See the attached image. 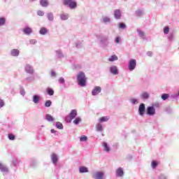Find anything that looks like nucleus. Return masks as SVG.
Instances as JSON below:
<instances>
[{
    "instance_id": "f257e3e1",
    "label": "nucleus",
    "mask_w": 179,
    "mask_h": 179,
    "mask_svg": "<svg viewBox=\"0 0 179 179\" xmlns=\"http://www.w3.org/2000/svg\"><path fill=\"white\" fill-rule=\"evenodd\" d=\"M77 82L78 85L79 86H81V87H85L86 86V75L85 74V72L80 71L78 75H77Z\"/></svg>"
},
{
    "instance_id": "f03ea898",
    "label": "nucleus",
    "mask_w": 179,
    "mask_h": 179,
    "mask_svg": "<svg viewBox=\"0 0 179 179\" xmlns=\"http://www.w3.org/2000/svg\"><path fill=\"white\" fill-rule=\"evenodd\" d=\"M63 5L68 6L70 9H76L78 3L73 0H63Z\"/></svg>"
},
{
    "instance_id": "7ed1b4c3",
    "label": "nucleus",
    "mask_w": 179,
    "mask_h": 179,
    "mask_svg": "<svg viewBox=\"0 0 179 179\" xmlns=\"http://www.w3.org/2000/svg\"><path fill=\"white\" fill-rule=\"evenodd\" d=\"M101 45L102 47H108L110 44V37L108 36H103L99 38Z\"/></svg>"
},
{
    "instance_id": "20e7f679",
    "label": "nucleus",
    "mask_w": 179,
    "mask_h": 179,
    "mask_svg": "<svg viewBox=\"0 0 179 179\" xmlns=\"http://www.w3.org/2000/svg\"><path fill=\"white\" fill-rule=\"evenodd\" d=\"M136 68V59H131L129 61V65H128L129 71H130V72H132V71H134Z\"/></svg>"
},
{
    "instance_id": "39448f33",
    "label": "nucleus",
    "mask_w": 179,
    "mask_h": 179,
    "mask_svg": "<svg viewBox=\"0 0 179 179\" xmlns=\"http://www.w3.org/2000/svg\"><path fill=\"white\" fill-rule=\"evenodd\" d=\"M0 171H1L3 176H6L10 173L9 167L0 162Z\"/></svg>"
},
{
    "instance_id": "423d86ee",
    "label": "nucleus",
    "mask_w": 179,
    "mask_h": 179,
    "mask_svg": "<svg viewBox=\"0 0 179 179\" xmlns=\"http://www.w3.org/2000/svg\"><path fill=\"white\" fill-rule=\"evenodd\" d=\"M146 114L150 117H153V115L156 114V108H155V106H148L146 108Z\"/></svg>"
},
{
    "instance_id": "0eeeda50",
    "label": "nucleus",
    "mask_w": 179,
    "mask_h": 179,
    "mask_svg": "<svg viewBox=\"0 0 179 179\" xmlns=\"http://www.w3.org/2000/svg\"><path fill=\"white\" fill-rule=\"evenodd\" d=\"M138 115L141 117H143L145 115V113H146V106H145V103H141L138 106Z\"/></svg>"
},
{
    "instance_id": "6e6552de",
    "label": "nucleus",
    "mask_w": 179,
    "mask_h": 179,
    "mask_svg": "<svg viewBox=\"0 0 179 179\" xmlns=\"http://www.w3.org/2000/svg\"><path fill=\"white\" fill-rule=\"evenodd\" d=\"M24 71L26 73H28L29 75H34V67L33 66L27 64L24 66Z\"/></svg>"
},
{
    "instance_id": "1a4fd4ad",
    "label": "nucleus",
    "mask_w": 179,
    "mask_h": 179,
    "mask_svg": "<svg viewBox=\"0 0 179 179\" xmlns=\"http://www.w3.org/2000/svg\"><path fill=\"white\" fill-rule=\"evenodd\" d=\"M92 178L94 179H104V172L96 171L92 173Z\"/></svg>"
},
{
    "instance_id": "9d476101",
    "label": "nucleus",
    "mask_w": 179,
    "mask_h": 179,
    "mask_svg": "<svg viewBox=\"0 0 179 179\" xmlns=\"http://www.w3.org/2000/svg\"><path fill=\"white\" fill-rule=\"evenodd\" d=\"M101 23H103V24H110L111 23V18L108 16H103L100 19Z\"/></svg>"
},
{
    "instance_id": "9b49d317",
    "label": "nucleus",
    "mask_w": 179,
    "mask_h": 179,
    "mask_svg": "<svg viewBox=\"0 0 179 179\" xmlns=\"http://www.w3.org/2000/svg\"><path fill=\"white\" fill-rule=\"evenodd\" d=\"M101 93V87L96 86L92 91V96H97V94H100Z\"/></svg>"
},
{
    "instance_id": "f8f14e48",
    "label": "nucleus",
    "mask_w": 179,
    "mask_h": 179,
    "mask_svg": "<svg viewBox=\"0 0 179 179\" xmlns=\"http://www.w3.org/2000/svg\"><path fill=\"white\" fill-rule=\"evenodd\" d=\"M76 115H78V111H76V110L75 109L71 110L69 114V118H70L69 122H71L72 120H75V118L76 117Z\"/></svg>"
},
{
    "instance_id": "ddd939ff",
    "label": "nucleus",
    "mask_w": 179,
    "mask_h": 179,
    "mask_svg": "<svg viewBox=\"0 0 179 179\" xmlns=\"http://www.w3.org/2000/svg\"><path fill=\"white\" fill-rule=\"evenodd\" d=\"M23 33H24L27 36H30L31 34L33 33V29H31V27L29 26H26L23 29H22Z\"/></svg>"
},
{
    "instance_id": "4468645a",
    "label": "nucleus",
    "mask_w": 179,
    "mask_h": 179,
    "mask_svg": "<svg viewBox=\"0 0 179 179\" xmlns=\"http://www.w3.org/2000/svg\"><path fill=\"white\" fill-rule=\"evenodd\" d=\"M110 72L112 75H118V68L117 66H112L110 67Z\"/></svg>"
},
{
    "instance_id": "2eb2a0df",
    "label": "nucleus",
    "mask_w": 179,
    "mask_h": 179,
    "mask_svg": "<svg viewBox=\"0 0 179 179\" xmlns=\"http://www.w3.org/2000/svg\"><path fill=\"white\" fill-rule=\"evenodd\" d=\"M51 160L52 163H53L55 166H57V163H58V155H57L55 153L52 154Z\"/></svg>"
},
{
    "instance_id": "dca6fc26",
    "label": "nucleus",
    "mask_w": 179,
    "mask_h": 179,
    "mask_svg": "<svg viewBox=\"0 0 179 179\" xmlns=\"http://www.w3.org/2000/svg\"><path fill=\"white\" fill-rule=\"evenodd\" d=\"M114 17L116 20L121 19V10L120 9H116L114 11Z\"/></svg>"
},
{
    "instance_id": "f3484780",
    "label": "nucleus",
    "mask_w": 179,
    "mask_h": 179,
    "mask_svg": "<svg viewBox=\"0 0 179 179\" xmlns=\"http://www.w3.org/2000/svg\"><path fill=\"white\" fill-rule=\"evenodd\" d=\"M55 54L57 58H58L59 59H61V58H64L65 57V55H64V53L62 52V50H55Z\"/></svg>"
},
{
    "instance_id": "a211bd4d",
    "label": "nucleus",
    "mask_w": 179,
    "mask_h": 179,
    "mask_svg": "<svg viewBox=\"0 0 179 179\" xmlns=\"http://www.w3.org/2000/svg\"><path fill=\"white\" fill-rule=\"evenodd\" d=\"M41 97L40 96V95L38 94H34L32 97V100H33V102L35 103V104H38L40 103V99Z\"/></svg>"
},
{
    "instance_id": "6ab92c4d",
    "label": "nucleus",
    "mask_w": 179,
    "mask_h": 179,
    "mask_svg": "<svg viewBox=\"0 0 179 179\" xmlns=\"http://www.w3.org/2000/svg\"><path fill=\"white\" fill-rule=\"evenodd\" d=\"M39 3L42 8H48V6L50 5L48 0H40Z\"/></svg>"
},
{
    "instance_id": "aec40b11",
    "label": "nucleus",
    "mask_w": 179,
    "mask_h": 179,
    "mask_svg": "<svg viewBox=\"0 0 179 179\" xmlns=\"http://www.w3.org/2000/svg\"><path fill=\"white\" fill-rule=\"evenodd\" d=\"M140 99L142 100H148L149 99V93L147 92H143L141 94H140Z\"/></svg>"
},
{
    "instance_id": "412c9836",
    "label": "nucleus",
    "mask_w": 179,
    "mask_h": 179,
    "mask_svg": "<svg viewBox=\"0 0 179 179\" xmlns=\"http://www.w3.org/2000/svg\"><path fill=\"white\" fill-rule=\"evenodd\" d=\"M61 20H68L69 19V14L66 13H63L59 15Z\"/></svg>"
},
{
    "instance_id": "4be33fe9",
    "label": "nucleus",
    "mask_w": 179,
    "mask_h": 179,
    "mask_svg": "<svg viewBox=\"0 0 179 179\" xmlns=\"http://www.w3.org/2000/svg\"><path fill=\"white\" fill-rule=\"evenodd\" d=\"M124 176V169L122 168H118L116 170V177H122Z\"/></svg>"
},
{
    "instance_id": "5701e85b",
    "label": "nucleus",
    "mask_w": 179,
    "mask_h": 179,
    "mask_svg": "<svg viewBox=\"0 0 179 179\" xmlns=\"http://www.w3.org/2000/svg\"><path fill=\"white\" fill-rule=\"evenodd\" d=\"M20 53V51L17 49H13L10 51V55L12 57H19V54Z\"/></svg>"
},
{
    "instance_id": "b1692460",
    "label": "nucleus",
    "mask_w": 179,
    "mask_h": 179,
    "mask_svg": "<svg viewBox=\"0 0 179 179\" xmlns=\"http://www.w3.org/2000/svg\"><path fill=\"white\" fill-rule=\"evenodd\" d=\"M45 120H46V121H48V122H54L55 119L51 115L46 114Z\"/></svg>"
},
{
    "instance_id": "393cba45",
    "label": "nucleus",
    "mask_w": 179,
    "mask_h": 179,
    "mask_svg": "<svg viewBox=\"0 0 179 179\" xmlns=\"http://www.w3.org/2000/svg\"><path fill=\"white\" fill-rule=\"evenodd\" d=\"M79 173H89V169L86 166H80L79 167Z\"/></svg>"
},
{
    "instance_id": "a878e982",
    "label": "nucleus",
    "mask_w": 179,
    "mask_h": 179,
    "mask_svg": "<svg viewBox=\"0 0 179 179\" xmlns=\"http://www.w3.org/2000/svg\"><path fill=\"white\" fill-rule=\"evenodd\" d=\"M137 33L141 38H143V40H145V32H143L142 30L137 29Z\"/></svg>"
},
{
    "instance_id": "bb28decb",
    "label": "nucleus",
    "mask_w": 179,
    "mask_h": 179,
    "mask_svg": "<svg viewBox=\"0 0 179 179\" xmlns=\"http://www.w3.org/2000/svg\"><path fill=\"white\" fill-rule=\"evenodd\" d=\"M34 80H36V77H34L33 75H31L25 78L26 82L31 83L34 82Z\"/></svg>"
},
{
    "instance_id": "cd10ccee",
    "label": "nucleus",
    "mask_w": 179,
    "mask_h": 179,
    "mask_svg": "<svg viewBox=\"0 0 179 179\" xmlns=\"http://www.w3.org/2000/svg\"><path fill=\"white\" fill-rule=\"evenodd\" d=\"M39 33L42 36H45V34H47V33H48V29H47V28H45V27H42V28H41Z\"/></svg>"
},
{
    "instance_id": "c85d7f7f",
    "label": "nucleus",
    "mask_w": 179,
    "mask_h": 179,
    "mask_svg": "<svg viewBox=\"0 0 179 179\" xmlns=\"http://www.w3.org/2000/svg\"><path fill=\"white\" fill-rule=\"evenodd\" d=\"M109 62H114V61H118V57L116 55H111L108 58Z\"/></svg>"
},
{
    "instance_id": "c756f323",
    "label": "nucleus",
    "mask_w": 179,
    "mask_h": 179,
    "mask_svg": "<svg viewBox=\"0 0 179 179\" xmlns=\"http://www.w3.org/2000/svg\"><path fill=\"white\" fill-rule=\"evenodd\" d=\"M46 93L48 94V96H54V90L51 87H48L46 89Z\"/></svg>"
},
{
    "instance_id": "7c9ffc66",
    "label": "nucleus",
    "mask_w": 179,
    "mask_h": 179,
    "mask_svg": "<svg viewBox=\"0 0 179 179\" xmlns=\"http://www.w3.org/2000/svg\"><path fill=\"white\" fill-rule=\"evenodd\" d=\"M47 17L49 22H52L54 20V14L52 13H48Z\"/></svg>"
},
{
    "instance_id": "2f4dec72",
    "label": "nucleus",
    "mask_w": 179,
    "mask_h": 179,
    "mask_svg": "<svg viewBox=\"0 0 179 179\" xmlns=\"http://www.w3.org/2000/svg\"><path fill=\"white\" fill-rule=\"evenodd\" d=\"M110 120V117L108 116H103L99 118V122H107Z\"/></svg>"
},
{
    "instance_id": "473e14b6",
    "label": "nucleus",
    "mask_w": 179,
    "mask_h": 179,
    "mask_svg": "<svg viewBox=\"0 0 179 179\" xmlns=\"http://www.w3.org/2000/svg\"><path fill=\"white\" fill-rule=\"evenodd\" d=\"M96 128L98 132H103V125L101 123H97L96 125Z\"/></svg>"
},
{
    "instance_id": "72a5a7b5",
    "label": "nucleus",
    "mask_w": 179,
    "mask_h": 179,
    "mask_svg": "<svg viewBox=\"0 0 179 179\" xmlns=\"http://www.w3.org/2000/svg\"><path fill=\"white\" fill-rule=\"evenodd\" d=\"M118 29H120L121 30H125L127 29V24L124 22H120L118 24Z\"/></svg>"
},
{
    "instance_id": "f704fd0d",
    "label": "nucleus",
    "mask_w": 179,
    "mask_h": 179,
    "mask_svg": "<svg viewBox=\"0 0 179 179\" xmlns=\"http://www.w3.org/2000/svg\"><path fill=\"white\" fill-rule=\"evenodd\" d=\"M82 122V119L78 117L73 121V123L74 124V125H79V122Z\"/></svg>"
},
{
    "instance_id": "c9c22d12",
    "label": "nucleus",
    "mask_w": 179,
    "mask_h": 179,
    "mask_svg": "<svg viewBox=\"0 0 179 179\" xmlns=\"http://www.w3.org/2000/svg\"><path fill=\"white\" fill-rule=\"evenodd\" d=\"M103 146L105 152H110V146H108V144L106 142L103 143Z\"/></svg>"
},
{
    "instance_id": "e433bc0d",
    "label": "nucleus",
    "mask_w": 179,
    "mask_h": 179,
    "mask_svg": "<svg viewBox=\"0 0 179 179\" xmlns=\"http://www.w3.org/2000/svg\"><path fill=\"white\" fill-rule=\"evenodd\" d=\"M56 128L57 129H64V124L59 122H56Z\"/></svg>"
},
{
    "instance_id": "4c0bfd02",
    "label": "nucleus",
    "mask_w": 179,
    "mask_h": 179,
    "mask_svg": "<svg viewBox=\"0 0 179 179\" xmlns=\"http://www.w3.org/2000/svg\"><path fill=\"white\" fill-rule=\"evenodd\" d=\"M167 38H168L169 41H173L174 40V34L169 33V34L167 36Z\"/></svg>"
},
{
    "instance_id": "58836bf2",
    "label": "nucleus",
    "mask_w": 179,
    "mask_h": 179,
    "mask_svg": "<svg viewBox=\"0 0 179 179\" xmlns=\"http://www.w3.org/2000/svg\"><path fill=\"white\" fill-rule=\"evenodd\" d=\"M161 97L164 101H166V100H167V99H169V97H170V94H162Z\"/></svg>"
},
{
    "instance_id": "ea45409f",
    "label": "nucleus",
    "mask_w": 179,
    "mask_h": 179,
    "mask_svg": "<svg viewBox=\"0 0 179 179\" xmlns=\"http://www.w3.org/2000/svg\"><path fill=\"white\" fill-rule=\"evenodd\" d=\"M130 103L133 105V106H136V104H138V99H135V98H131L129 100Z\"/></svg>"
},
{
    "instance_id": "a19ab883",
    "label": "nucleus",
    "mask_w": 179,
    "mask_h": 179,
    "mask_svg": "<svg viewBox=\"0 0 179 179\" xmlns=\"http://www.w3.org/2000/svg\"><path fill=\"white\" fill-rule=\"evenodd\" d=\"M6 23V19L5 17H0V26H5Z\"/></svg>"
},
{
    "instance_id": "79ce46f5",
    "label": "nucleus",
    "mask_w": 179,
    "mask_h": 179,
    "mask_svg": "<svg viewBox=\"0 0 179 179\" xmlns=\"http://www.w3.org/2000/svg\"><path fill=\"white\" fill-rule=\"evenodd\" d=\"M157 166H159V163H157V161H152L151 162V167H152V169H156V167H157Z\"/></svg>"
},
{
    "instance_id": "37998d69",
    "label": "nucleus",
    "mask_w": 179,
    "mask_h": 179,
    "mask_svg": "<svg viewBox=\"0 0 179 179\" xmlns=\"http://www.w3.org/2000/svg\"><path fill=\"white\" fill-rule=\"evenodd\" d=\"M52 104V102L50 100H47L45 102V107H51Z\"/></svg>"
},
{
    "instance_id": "c03bdc74",
    "label": "nucleus",
    "mask_w": 179,
    "mask_h": 179,
    "mask_svg": "<svg viewBox=\"0 0 179 179\" xmlns=\"http://www.w3.org/2000/svg\"><path fill=\"white\" fill-rule=\"evenodd\" d=\"M136 16H142L143 15V10H138L136 11Z\"/></svg>"
},
{
    "instance_id": "a18cd8bd",
    "label": "nucleus",
    "mask_w": 179,
    "mask_h": 179,
    "mask_svg": "<svg viewBox=\"0 0 179 179\" xmlns=\"http://www.w3.org/2000/svg\"><path fill=\"white\" fill-rule=\"evenodd\" d=\"M170 32V27H165L164 28V34H169V33Z\"/></svg>"
},
{
    "instance_id": "49530a36",
    "label": "nucleus",
    "mask_w": 179,
    "mask_h": 179,
    "mask_svg": "<svg viewBox=\"0 0 179 179\" xmlns=\"http://www.w3.org/2000/svg\"><path fill=\"white\" fill-rule=\"evenodd\" d=\"M115 44H120L121 43V37L120 36H117L115 38Z\"/></svg>"
},
{
    "instance_id": "de8ad7c7",
    "label": "nucleus",
    "mask_w": 179,
    "mask_h": 179,
    "mask_svg": "<svg viewBox=\"0 0 179 179\" xmlns=\"http://www.w3.org/2000/svg\"><path fill=\"white\" fill-rule=\"evenodd\" d=\"M8 138L10 141H15V136L13 134H9Z\"/></svg>"
},
{
    "instance_id": "09e8293b",
    "label": "nucleus",
    "mask_w": 179,
    "mask_h": 179,
    "mask_svg": "<svg viewBox=\"0 0 179 179\" xmlns=\"http://www.w3.org/2000/svg\"><path fill=\"white\" fill-rule=\"evenodd\" d=\"M37 162L36 161V159H31L30 160V165L32 166V167H34V166H36Z\"/></svg>"
},
{
    "instance_id": "8fccbe9b",
    "label": "nucleus",
    "mask_w": 179,
    "mask_h": 179,
    "mask_svg": "<svg viewBox=\"0 0 179 179\" xmlns=\"http://www.w3.org/2000/svg\"><path fill=\"white\" fill-rule=\"evenodd\" d=\"M80 142H86L87 141V136H83L80 138Z\"/></svg>"
},
{
    "instance_id": "3c124183",
    "label": "nucleus",
    "mask_w": 179,
    "mask_h": 179,
    "mask_svg": "<svg viewBox=\"0 0 179 179\" xmlns=\"http://www.w3.org/2000/svg\"><path fill=\"white\" fill-rule=\"evenodd\" d=\"M12 164L13 166H15V167H16V166H17V164H19V161H17V159H14L12 161Z\"/></svg>"
},
{
    "instance_id": "603ef678",
    "label": "nucleus",
    "mask_w": 179,
    "mask_h": 179,
    "mask_svg": "<svg viewBox=\"0 0 179 179\" xmlns=\"http://www.w3.org/2000/svg\"><path fill=\"white\" fill-rule=\"evenodd\" d=\"M166 111L168 113V114H171L173 109L170 106H168L166 108Z\"/></svg>"
},
{
    "instance_id": "864d4df0",
    "label": "nucleus",
    "mask_w": 179,
    "mask_h": 179,
    "mask_svg": "<svg viewBox=\"0 0 179 179\" xmlns=\"http://www.w3.org/2000/svg\"><path fill=\"white\" fill-rule=\"evenodd\" d=\"M59 83L62 85L65 83V79L63 77H60L59 79Z\"/></svg>"
},
{
    "instance_id": "5fc2aeb1",
    "label": "nucleus",
    "mask_w": 179,
    "mask_h": 179,
    "mask_svg": "<svg viewBox=\"0 0 179 179\" xmlns=\"http://www.w3.org/2000/svg\"><path fill=\"white\" fill-rule=\"evenodd\" d=\"M51 78H56L57 77V73L55 71H52L50 73Z\"/></svg>"
},
{
    "instance_id": "6e6d98bb",
    "label": "nucleus",
    "mask_w": 179,
    "mask_h": 179,
    "mask_svg": "<svg viewBox=\"0 0 179 179\" xmlns=\"http://www.w3.org/2000/svg\"><path fill=\"white\" fill-rule=\"evenodd\" d=\"M5 106V102L3 101V100L0 99V108H2V107H4Z\"/></svg>"
},
{
    "instance_id": "4d7b16f0",
    "label": "nucleus",
    "mask_w": 179,
    "mask_h": 179,
    "mask_svg": "<svg viewBox=\"0 0 179 179\" xmlns=\"http://www.w3.org/2000/svg\"><path fill=\"white\" fill-rule=\"evenodd\" d=\"M37 15H38V16H43V15H44V11H43V10H38V11L37 12Z\"/></svg>"
},
{
    "instance_id": "13d9d810",
    "label": "nucleus",
    "mask_w": 179,
    "mask_h": 179,
    "mask_svg": "<svg viewBox=\"0 0 179 179\" xmlns=\"http://www.w3.org/2000/svg\"><path fill=\"white\" fill-rule=\"evenodd\" d=\"M30 44H37V41L36 39H31L29 41Z\"/></svg>"
},
{
    "instance_id": "bf43d9fd",
    "label": "nucleus",
    "mask_w": 179,
    "mask_h": 179,
    "mask_svg": "<svg viewBox=\"0 0 179 179\" xmlns=\"http://www.w3.org/2000/svg\"><path fill=\"white\" fill-rule=\"evenodd\" d=\"M146 54H147L148 57H152V55H153V52L151 51L147 52Z\"/></svg>"
},
{
    "instance_id": "052dcab7",
    "label": "nucleus",
    "mask_w": 179,
    "mask_h": 179,
    "mask_svg": "<svg viewBox=\"0 0 179 179\" xmlns=\"http://www.w3.org/2000/svg\"><path fill=\"white\" fill-rule=\"evenodd\" d=\"M51 134H57V131L54 130V129H52L50 130Z\"/></svg>"
},
{
    "instance_id": "680f3d73",
    "label": "nucleus",
    "mask_w": 179,
    "mask_h": 179,
    "mask_svg": "<svg viewBox=\"0 0 179 179\" xmlns=\"http://www.w3.org/2000/svg\"><path fill=\"white\" fill-rule=\"evenodd\" d=\"M154 107L159 108V107H160V104H159V103H155V104L154 105Z\"/></svg>"
},
{
    "instance_id": "e2e57ef3",
    "label": "nucleus",
    "mask_w": 179,
    "mask_h": 179,
    "mask_svg": "<svg viewBox=\"0 0 179 179\" xmlns=\"http://www.w3.org/2000/svg\"><path fill=\"white\" fill-rule=\"evenodd\" d=\"M20 94H22V96H24V90L20 91Z\"/></svg>"
},
{
    "instance_id": "0e129e2a",
    "label": "nucleus",
    "mask_w": 179,
    "mask_h": 179,
    "mask_svg": "<svg viewBox=\"0 0 179 179\" xmlns=\"http://www.w3.org/2000/svg\"><path fill=\"white\" fill-rule=\"evenodd\" d=\"M77 48H80V45L79 43L76 44Z\"/></svg>"
},
{
    "instance_id": "69168bd1",
    "label": "nucleus",
    "mask_w": 179,
    "mask_h": 179,
    "mask_svg": "<svg viewBox=\"0 0 179 179\" xmlns=\"http://www.w3.org/2000/svg\"><path fill=\"white\" fill-rule=\"evenodd\" d=\"M128 159H129V160H131V159H132V156L131 155L129 156Z\"/></svg>"
},
{
    "instance_id": "338daca9",
    "label": "nucleus",
    "mask_w": 179,
    "mask_h": 179,
    "mask_svg": "<svg viewBox=\"0 0 179 179\" xmlns=\"http://www.w3.org/2000/svg\"><path fill=\"white\" fill-rule=\"evenodd\" d=\"M31 1H34V0H31Z\"/></svg>"
}]
</instances>
